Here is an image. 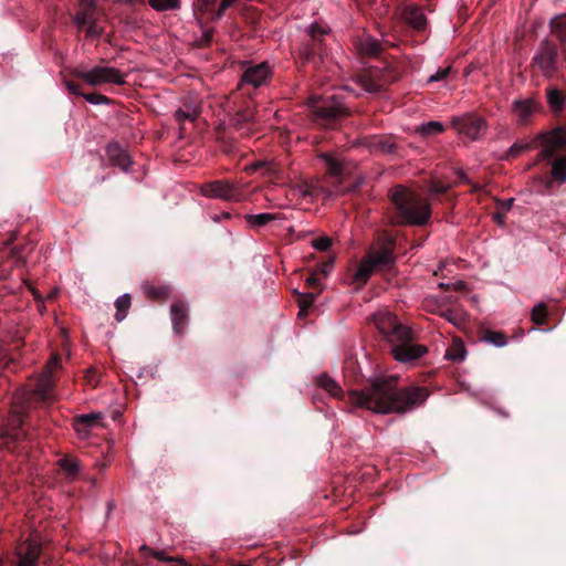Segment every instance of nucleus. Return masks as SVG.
<instances>
[{
    "mask_svg": "<svg viewBox=\"0 0 566 566\" xmlns=\"http://www.w3.org/2000/svg\"><path fill=\"white\" fill-rule=\"evenodd\" d=\"M115 307H116L115 319L117 322H122L126 317L127 311L130 307V295L124 294V295L119 296L115 302Z\"/></svg>",
    "mask_w": 566,
    "mask_h": 566,
    "instance_id": "nucleus-35",
    "label": "nucleus"
},
{
    "mask_svg": "<svg viewBox=\"0 0 566 566\" xmlns=\"http://www.w3.org/2000/svg\"><path fill=\"white\" fill-rule=\"evenodd\" d=\"M430 392L426 387H398V377H376L361 389H349L348 398L353 406L375 413L403 415L422 406Z\"/></svg>",
    "mask_w": 566,
    "mask_h": 566,
    "instance_id": "nucleus-3",
    "label": "nucleus"
},
{
    "mask_svg": "<svg viewBox=\"0 0 566 566\" xmlns=\"http://www.w3.org/2000/svg\"><path fill=\"white\" fill-rule=\"evenodd\" d=\"M402 20L416 31L427 28V17L422 9L416 4H407L401 12Z\"/></svg>",
    "mask_w": 566,
    "mask_h": 566,
    "instance_id": "nucleus-19",
    "label": "nucleus"
},
{
    "mask_svg": "<svg viewBox=\"0 0 566 566\" xmlns=\"http://www.w3.org/2000/svg\"><path fill=\"white\" fill-rule=\"evenodd\" d=\"M356 363L354 360H347L345 364V377H348L349 374L356 379Z\"/></svg>",
    "mask_w": 566,
    "mask_h": 566,
    "instance_id": "nucleus-56",
    "label": "nucleus"
},
{
    "mask_svg": "<svg viewBox=\"0 0 566 566\" xmlns=\"http://www.w3.org/2000/svg\"><path fill=\"white\" fill-rule=\"evenodd\" d=\"M391 202L390 222L394 226H426L431 218L430 202L403 185H396L388 191Z\"/></svg>",
    "mask_w": 566,
    "mask_h": 566,
    "instance_id": "nucleus-4",
    "label": "nucleus"
},
{
    "mask_svg": "<svg viewBox=\"0 0 566 566\" xmlns=\"http://www.w3.org/2000/svg\"><path fill=\"white\" fill-rule=\"evenodd\" d=\"M62 368L60 354H52L42 373L30 379L17 395L21 409L11 417V429L0 434V444L11 452H15L20 444L30 440L23 426L31 419L32 408L48 409L56 401V373Z\"/></svg>",
    "mask_w": 566,
    "mask_h": 566,
    "instance_id": "nucleus-1",
    "label": "nucleus"
},
{
    "mask_svg": "<svg viewBox=\"0 0 566 566\" xmlns=\"http://www.w3.org/2000/svg\"><path fill=\"white\" fill-rule=\"evenodd\" d=\"M358 49L361 54L373 57H379L384 51L381 42L371 36L363 39Z\"/></svg>",
    "mask_w": 566,
    "mask_h": 566,
    "instance_id": "nucleus-26",
    "label": "nucleus"
},
{
    "mask_svg": "<svg viewBox=\"0 0 566 566\" xmlns=\"http://www.w3.org/2000/svg\"><path fill=\"white\" fill-rule=\"evenodd\" d=\"M216 2L217 0H196L193 3L195 12H200L202 14H211L213 19H216Z\"/></svg>",
    "mask_w": 566,
    "mask_h": 566,
    "instance_id": "nucleus-37",
    "label": "nucleus"
},
{
    "mask_svg": "<svg viewBox=\"0 0 566 566\" xmlns=\"http://www.w3.org/2000/svg\"><path fill=\"white\" fill-rule=\"evenodd\" d=\"M200 193L207 198L224 201L243 200V191L228 180H213L200 186Z\"/></svg>",
    "mask_w": 566,
    "mask_h": 566,
    "instance_id": "nucleus-11",
    "label": "nucleus"
},
{
    "mask_svg": "<svg viewBox=\"0 0 566 566\" xmlns=\"http://www.w3.org/2000/svg\"><path fill=\"white\" fill-rule=\"evenodd\" d=\"M71 75L84 81L91 86H99L103 84H125L124 75L122 72L111 66L96 65L91 70L75 67L71 70Z\"/></svg>",
    "mask_w": 566,
    "mask_h": 566,
    "instance_id": "nucleus-9",
    "label": "nucleus"
},
{
    "mask_svg": "<svg viewBox=\"0 0 566 566\" xmlns=\"http://www.w3.org/2000/svg\"><path fill=\"white\" fill-rule=\"evenodd\" d=\"M73 22L80 28H87L88 23H91L88 20H86L85 18L78 15L75 13V15L73 17Z\"/></svg>",
    "mask_w": 566,
    "mask_h": 566,
    "instance_id": "nucleus-57",
    "label": "nucleus"
},
{
    "mask_svg": "<svg viewBox=\"0 0 566 566\" xmlns=\"http://www.w3.org/2000/svg\"><path fill=\"white\" fill-rule=\"evenodd\" d=\"M300 191L305 198H316L324 193V187L318 181H305L300 186Z\"/></svg>",
    "mask_w": 566,
    "mask_h": 566,
    "instance_id": "nucleus-33",
    "label": "nucleus"
},
{
    "mask_svg": "<svg viewBox=\"0 0 566 566\" xmlns=\"http://www.w3.org/2000/svg\"><path fill=\"white\" fill-rule=\"evenodd\" d=\"M548 310L545 303L536 304L531 311V321L535 325H545L547 323Z\"/></svg>",
    "mask_w": 566,
    "mask_h": 566,
    "instance_id": "nucleus-32",
    "label": "nucleus"
},
{
    "mask_svg": "<svg viewBox=\"0 0 566 566\" xmlns=\"http://www.w3.org/2000/svg\"><path fill=\"white\" fill-rule=\"evenodd\" d=\"M434 190H436L437 192H441V193H443V192L446 191V188H444V187H436V188H434Z\"/></svg>",
    "mask_w": 566,
    "mask_h": 566,
    "instance_id": "nucleus-62",
    "label": "nucleus"
},
{
    "mask_svg": "<svg viewBox=\"0 0 566 566\" xmlns=\"http://www.w3.org/2000/svg\"><path fill=\"white\" fill-rule=\"evenodd\" d=\"M245 222L253 230H259L262 227H265L269 222L277 219V214L275 213H259V214H245Z\"/></svg>",
    "mask_w": 566,
    "mask_h": 566,
    "instance_id": "nucleus-27",
    "label": "nucleus"
},
{
    "mask_svg": "<svg viewBox=\"0 0 566 566\" xmlns=\"http://www.w3.org/2000/svg\"><path fill=\"white\" fill-rule=\"evenodd\" d=\"M237 0H221L219 8L216 11V19H220L224 11L230 8Z\"/></svg>",
    "mask_w": 566,
    "mask_h": 566,
    "instance_id": "nucleus-52",
    "label": "nucleus"
},
{
    "mask_svg": "<svg viewBox=\"0 0 566 566\" xmlns=\"http://www.w3.org/2000/svg\"><path fill=\"white\" fill-rule=\"evenodd\" d=\"M65 85L72 94L77 95V96L83 95L80 84H77L73 81H65Z\"/></svg>",
    "mask_w": 566,
    "mask_h": 566,
    "instance_id": "nucleus-55",
    "label": "nucleus"
},
{
    "mask_svg": "<svg viewBox=\"0 0 566 566\" xmlns=\"http://www.w3.org/2000/svg\"><path fill=\"white\" fill-rule=\"evenodd\" d=\"M533 149H538V153L528 168L538 166L542 171L533 177V182L538 193H552L556 187L566 184V127L541 132L527 143L515 142L504 159H514L521 153Z\"/></svg>",
    "mask_w": 566,
    "mask_h": 566,
    "instance_id": "nucleus-2",
    "label": "nucleus"
},
{
    "mask_svg": "<svg viewBox=\"0 0 566 566\" xmlns=\"http://www.w3.org/2000/svg\"><path fill=\"white\" fill-rule=\"evenodd\" d=\"M307 107L312 123L325 129L338 128L350 115L344 98L338 95L311 96Z\"/></svg>",
    "mask_w": 566,
    "mask_h": 566,
    "instance_id": "nucleus-5",
    "label": "nucleus"
},
{
    "mask_svg": "<svg viewBox=\"0 0 566 566\" xmlns=\"http://www.w3.org/2000/svg\"><path fill=\"white\" fill-rule=\"evenodd\" d=\"M374 323L382 338L390 344L409 333V328L400 324L397 316L389 312L375 314Z\"/></svg>",
    "mask_w": 566,
    "mask_h": 566,
    "instance_id": "nucleus-12",
    "label": "nucleus"
},
{
    "mask_svg": "<svg viewBox=\"0 0 566 566\" xmlns=\"http://www.w3.org/2000/svg\"><path fill=\"white\" fill-rule=\"evenodd\" d=\"M146 294L149 298L154 301H165L169 295V289L166 286H149L146 290Z\"/></svg>",
    "mask_w": 566,
    "mask_h": 566,
    "instance_id": "nucleus-40",
    "label": "nucleus"
},
{
    "mask_svg": "<svg viewBox=\"0 0 566 566\" xmlns=\"http://www.w3.org/2000/svg\"><path fill=\"white\" fill-rule=\"evenodd\" d=\"M332 245L329 237H319L313 240V247L318 251H327Z\"/></svg>",
    "mask_w": 566,
    "mask_h": 566,
    "instance_id": "nucleus-45",
    "label": "nucleus"
},
{
    "mask_svg": "<svg viewBox=\"0 0 566 566\" xmlns=\"http://www.w3.org/2000/svg\"><path fill=\"white\" fill-rule=\"evenodd\" d=\"M213 31L212 30H206L201 38L198 40L199 46H208L212 41Z\"/></svg>",
    "mask_w": 566,
    "mask_h": 566,
    "instance_id": "nucleus-53",
    "label": "nucleus"
},
{
    "mask_svg": "<svg viewBox=\"0 0 566 566\" xmlns=\"http://www.w3.org/2000/svg\"><path fill=\"white\" fill-rule=\"evenodd\" d=\"M76 14L85 18L91 23L93 21H97L96 7H81V9L76 12Z\"/></svg>",
    "mask_w": 566,
    "mask_h": 566,
    "instance_id": "nucleus-42",
    "label": "nucleus"
},
{
    "mask_svg": "<svg viewBox=\"0 0 566 566\" xmlns=\"http://www.w3.org/2000/svg\"><path fill=\"white\" fill-rule=\"evenodd\" d=\"M25 245H14L10 250V256L14 260V264L22 262L25 256Z\"/></svg>",
    "mask_w": 566,
    "mask_h": 566,
    "instance_id": "nucleus-43",
    "label": "nucleus"
},
{
    "mask_svg": "<svg viewBox=\"0 0 566 566\" xmlns=\"http://www.w3.org/2000/svg\"><path fill=\"white\" fill-rule=\"evenodd\" d=\"M397 78L394 71L373 67L359 76V82L365 91L377 94L384 92Z\"/></svg>",
    "mask_w": 566,
    "mask_h": 566,
    "instance_id": "nucleus-14",
    "label": "nucleus"
},
{
    "mask_svg": "<svg viewBox=\"0 0 566 566\" xmlns=\"http://www.w3.org/2000/svg\"><path fill=\"white\" fill-rule=\"evenodd\" d=\"M481 339L496 347H503L507 344V337L503 332L484 329Z\"/></svg>",
    "mask_w": 566,
    "mask_h": 566,
    "instance_id": "nucleus-30",
    "label": "nucleus"
},
{
    "mask_svg": "<svg viewBox=\"0 0 566 566\" xmlns=\"http://www.w3.org/2000/svg\"><path fill=\"white\" fill-rule=\"evenodd\" d=\"M367 146L371 151L387 155H398L399 146L390 135H375L367 139Z\"/></svg>",
    "mask_w": 566,
    "mask_h": 566,
    "instance_id": "nucleus-18",
    "label": "nucleus"
},
{
    "mask_svg": "<svg viewBox=\"0 0 566 566\" xmlns=\"http://www.w3.org/2000/svg\"><path fill=\"white\" fill-rule=\"evenodd\" d=\"M317 384L335 398H342L344 396V391L338 384L326 374L317 378Z\"/></svg>",
    "mask_w": 566,
    "mask_h": 566,
    "instance_id": "nucleus-29",
    "label": "nucleus"
},
{
    "mask_svg": "<svg viewBox=\"0 0 566 566\" xmlns=\"http://www.w3.org/2000/svg\"><path fill=\"white\" fill-rule=\"evenodd\" d=\"M546 99L554 114L563 112L566 104V96L560 90L555 86H548L546 88Z\"/></svg>",
    "mask_w": 566,
    "mask_h": 566,
    "instance_id": "nucleus-25",
    "label": "nucleus"
},
{
    "mask_svg": "<svg viewBox=\"0 0 566 566\" xmlns=\"http://www.w3.org/2000/svg\"><path fill=\"white\" fill-rule=\"evenodd\" d=\"M327 171L331 176L339 177L343 174V165L331 155H324Z\"/></svg>",
    "mask_w": 566,
    "mask_h": 566,
    "instance_id": "nucleus-39",
    "label": "nucleus"
},
{
    "mask_svg": "<svg viewBox=\"0 0 566 566\" xmlns=\"http://www.w3.org/2000/svg\"><path fill=\"white\" fill-rule=\"evenodd\" d=\"M91 104H109L112 99L98 93H87L82 95Z\"/></svg>",
    "mask_w": 566,
    "mask_h": 566,
    "instance_id": "nucleus-41",
    "label": "nucleus"
},
{
    "mask_svg": "<svg viewBox=\"0 0 566 566\" xmlns=\"http://www.w3.org/2000/svg\"><path fill=\"white\" fill-rule=\"evenodd\" d=\"M272 72L268 62L249 65L242 73L239 90H245L247 86L258 88L265 85L271 78Z\"/></svg>",
    "mask_w": 566,
    "mask_h": 566,
    "instance_id": "nucleus-16",
    "label": "nucleus"
},
{
    "mask_svg": "<svg viewBox=\"0 0 566 566\" xmlns=\"http://www.w3.org/2000/svg\"><path fill=\"white\" fill-rule=\"evenodd\" d=\"M465 354L467 350L463 343L457 342L447 349L444 357L453 363H460L464 359Z\"/></svg>",
    "mask_w": 566,
    "mask_h": 566,
    "instance_id": "nucleus-34",
    "label": "nucleus"
},
{
    "mask_svg": "<svg viewBox=\"0 0 566 566\" xmlns=\"http://www.w3.org/2000/svg\"><path fill=\"white\" fill-rule=\"evenodd\" d=\"M395 242L387 241L380 249H370L361 259L353 276L359 285H365L375 271H389L395 265Z\"/></svg>",
    "mask_w": 566,
    "mask_h": 566,
    "instance_id": "nucleus-6",
    "label": "nucleus"
},
{
    "mask_svg": "<svg viewBox=\"0 0 566 566\" xmlns=\"http://www.w3.org/2000/svg\"><path fill=\"white\" fill-rule=\"evenodd\" d=\"M149 6L156 11L178 10L180 0H147Z\"/></svg>",
    "mask_w": 566,
    "mask_h": 566,
    "instance_id": "nucleus-36",
    "label": "nucleus"
},
{
    "mask_svg": "<svg viewBox=\"0 0 566 566\" xmlns=\"http://www.w3.org/2000/svg\"><path fill=\"white\" fill-rule=\"evenodd\" d=\"M494 219H495L499 223H503V220H504V213L496 212V213L494 214Z\"/></svg>",
    "mask_w": 566,
    "mask_h": 566,
    "instance_id": "nucleus-60",
    "label": "nucleus"
},
{
    "mask_svg": "<svg viewBox=\"0 0 566 566\" xmlns=\"http://www.w3.org/2000/svg\"><path fill=\"white\" fill-rule=\"evenodd\" d=\"M531 65L546 78H552L566 66V59L556 42L546 38L539 42Z\"/></svg>",
    "mask_w": 566,
    "mask_h": 566,
    "instance_id": "nucleus-7",
    "label": "nucleus"
},
{
    "mask_svg": "<svg viewBox=\"0 0 566 566\" xmlns=\"http://www.w3.org/2000/svg\"><path fill=\"white\" fill-rule=\"evenodd\" d=\"M512 203H513V199L507 200V201L504 203V209H505V210H510V209H511V207H512Z\"/></svg>",
    "mask_w": 566,
    "mask_h": 566,
    "instance_id": "nucleus-61",
    "label": "nucleus"
},
{
    "mask_svg": "<svg viewBox=\"0 0 566 566\" xmlns=\"http://www.w3.org/2000/svg\"><path fill=\"white\" fill-rule=\"evenodd\" d=\"M451 72V66L440 67L434 74L428 78V83L439 82L446 80Z\"/></svg>",
    "mask_w": 566,
    "mask_h": 566,
    "instance_id": "nucleus-44",
    "label": "nucleus"
},
{
    "mask_svg": "<svg viewBox=\"0 0 566 566\" xmlns=\"http://www.w3.org/2000/svg\"><path fill=\"white\" fill-rule=\"evenodd\" d=\"M102 35V30L97 28L96 21L88 23L86 28V36L87 38H99Z\"/></svg>",
    "mask_w": 566,
    "mask_h": 566,
    "instance_id": "nucleus-51",
    "label": "nucleus"
},
{
    "mask_svg": "<svg viewBox=\"0 0 566 566\" xmlns=\"http://www.w3.org/2000/svg\"><path fill=\"white\" fill-rule=\"evenodd\" d=\"M59 467L65 473V475L74 480L80 473V463L72 457H63L57 461Z\"/></svg>",
    "mask_w": 566,
    "mask_h": 566,
    "instance_id": "nucleus-28",
    "label": "nucleus"
},
{
    "mask_svg": "<svg viewBox=\"0 0 566 566\" xmlns=\"http://www.w3.org/2000/svg\"><path fill=\"white\" fill-rule=\"evenodd\" d=\"M294 293L300 307L298 316H305L307 314V310L313 305L317 294L314 292L300 293L297 291Z\"/></svg>",
    "mask_w": 566,
    "mask_h": 566,
    "instance_id": "nucleus-31",
    "label": "nucleus"
},
{
    "mask_svg": "<svg viewBox=\"0 0 566 566\" xmlns=\"http://www.w3.org/2000/svg\"><path fill=\"white\" fill-rule=\"evenodd\" d=\"M438 315L446 318L448 322H451L453 324H457L458 319H459V315L455 311L453 310H443V311H440L438 312Z\"/></svg>",
    "mask_w": 566,
    "mask_h": 566,
    "instance_id": "nucleus-50",
    "label": "nucleus"
},
{
    "mask_svg": "<svg viewBox=\"0 0 566 566\" xmlns=\"http://www.w3.org/2000/svg\"><path fill=\"white\" fill-rule=\"evenodd\" d=\"M241 102L234 101L235 109L230 117V126L241 136H250L256 129L255 103L251 98V93Z\"/></svg>",
    "mask_w": 566,
    "mask_h": 566,
    "instance_id": "nucleus-10",
    "label": "nucleus"
},
{
    "mask_svg": "<svg viewBox=\"0 0 566 566\" xmlns=\"http://www.w3.org/2000/svg\"><path fill=\"white\" fill-rule=\"evenodd\" d=\"M333 265H334V258L329 256L325 261L317 264V269L315 272H317L318 274H322V275H327L329 273L331 269L333 268Z\"/></svg>",
    "mask_w": 566,
    "mask_h": 566,
    "instance_id": "nucleus-48",
    "label": "nucleus"
},
{
    "mask_svg": "<svg viewBox=\"0 0 566 566\" xmlns=\"http://www.w3.org/2000/svg\"><path fill=\"white\" fill-rule=\"evenodd\" d=\"M106 155L113 166L120 168L123 171H128L133 164L130 156L119 144L111 143L106 147Z\"/></svg>",
    "mask_w": 566,
    "mask_h": 566,
    "instance_id": "nucleus-20",
    "label": "nucleus"
},
{
    "mask_svg": "<svg viewBox=\"0 0 566 566\" xmlns=\"http://www.w3.org/2000/svg\"><path fill=\"white\" fill-rule=\"evenodd\" d=\"M175 118H176V120H178L179 123H181V122H182V120H185V119L195 120L196 115L190 114V113H186V112H184L182 109H178V111H176V113H175Z\"/></svg>",
    "mask_w": 566,
    "mask_h": 566,
    "instance_id": "nucleus-54",
    "label": "nucleus"
},
{
    "mask_svg": "<svg viewBox=\"0 0 566 566\" xmlns=\"http://www.w3.org/2000/svg\"><path fill=\"white\" fill-rule=\"evenodd\" d=\"M170 314L175 332L177 334H181L185 329L188 318V311L186 304L181 301L172 303L170 306Z\"/></svg>",
    "mask_w": 566,
    "mask_h": 566,
    "instance_id": "nucleus-22",
    "label": "nucleus"
},
{
    "mask_svg": "<svg viewBox=\"0 0 566 566\" xmlns=\"http://www.w3.org/2000/svg\"><path fill=\"white\" fill-rule=\"evenodd\" d=\"M417 132L423 136H431L444 132V126L440 122L431 120L419 126Z\"/></svg>",
    "mask_w": 566,
    "mask_h": 566,
    "instance_id": "nucleus-38",
    "label": "nucleus"
},
{
    "mask_svg": "<svg viewBox=\"0 0 566 566\" xmlns=\"http://www.w3.org/2000/svg\"><path fill=\"white\" fill-rule=\"evenodd\" d=\"M251 168L254 171L264 169V174L268 176H272L274 174V169H273L272 165L266 161H262V160L254 163L251 166Z\"/></svg>",
    "mask_w": 566,
    "mask_h": 566,
    "instance_id": "nucleus-49",
    "label": "nucleus"
},
{
    "mask_svg": "<svg viewBox=\"0 0 566 566\" xmlns=\"http://www.w3.org/2000/svg\"><path fill=\"white\" fill-rule=\"evenodd\" d=\"M439 287H441V289H449V285H447V284H444V283H440V284H439Z\"/></svg>",
    "mask_w": 566,
    "mask_h": 566,
    "instance_id": "nucleus-63",
    "label": "nucleus"
},
{
    "mask_svg": "<svg viewBox=\"0 0 566 566\" xmlns=\"http://www.w3.org/2000/svg\"><path fill=\"white\" fill-rule=\"evenodd\" d=\"M331 29L318 23H313L307 28V34L300 48V57L303 63H318L323 61L327 53L326 38L329 36Z\"/></svg>",
    "mask_w": 566,
    "mask_h": 566,
    "instance_id": "nucleus-8",
    "label": "nucleus"
},
{
    "mask_svg": "<svg viewBox=\"0 0 566 566\" xmlns=\"http://www.w3.org/2000/svg\"><path fill=\"white\" fill-rule=\"evenodd\" d=\"M80 7H96L95 0H80Z\"/></svg>",
    "mask_w": 566,
    "mask_h": 566,
    "instance_id": "nucleus-59",
    "label": "nucleus"
},
{
    "mask_svg": "<svg viewBox=\"0 0 566 566\" xmlns=\"http://www.w3.org/2000/svg\"><path fill=\"white\" fill-rule=\"evenodd\" d=\"M222 150L227 154H231L234 151V144L230 140H222L221 143Z\"/></svg>",
    "mask_w": 566,
    "mask_h": 566,
    "instance_id": "nucleus-58",
    "label": "nucleus"
},
{
    "mask_svg": "<svg viewBox=\"0 0 566 566\" xmlns=\"http://www.w3.org/2000/svg\"><path fill=\"white\" fill-rule=\"evenodd\" d=\"M427 352V346L413 343L410 329L406 336L398 338L391 344L390 349L394 358L400 363H412L422 357Z\"/></svg>",
    "mask_w": 566,
    "mask_h": 566,
    "instance_id": "nucleus-13",
    "label": "nucleus"
},
{
    "mask_svg": "<svg viewBox=\"0 0 566 566\" xmlns=\"http://www.w3.org/2000/svg\"><path fill=\"white\" fill-rule=\"evenodd\" d=\"M306 285L310 290L315 291L314 293L318 294L322 291L318 273L313 272L307 279H306Z\"/></svg>",
    "mask_w": 566,
    "mask_h": 566,
    "instance_id": "nucleus-46",
    "label": "nucleus"
},
{
    "mask_svg": "<svg viewBox=\"0 0 566 566\" xmlns=\"http://www.w3.org/2000/svg\"><path fill=\"white\" fill-rule=\"evenodd\" d=\"M102 419L101 412H92L88 415H78L73 419V428L78 433H86L90 429L96 426L97 421Z\"/></svg>",
    "mask_w": 566,
    "mask_h": 566,
    "instance_id": "nucleus-24",
    "label": "nucleus"
},
{
    "mask_svg": "<svg viewBox=\"0 0 566 566\" xmlns=\"http://www.w3.org/2000/svg\"><path fill=\"white\" fill-rule=\"evenodd\" d=\"M538 109L534 99H517L513 103V111L518 117L521 124H526L532 115Z\"/></svg>",
    "mask_w": 566,
    "mask_h": 566,
    "instance_id": "nucleus-23",
    "label": "nucleus"
},
{
    "mask_svg": "<svg viewBox=\"0 0 566 566\" xmlns=\"http://www.w3.org/2000/svg\"><path fill=\"white\" fill-rule=\"evenodd\" d=\"M551 36L563 52L566 59V14L557 15L549 22Z\"/></svg>",
    "mask_w": 566,
    "mask_h": 566,
    "instance_id": "nucleus-21",
    "label": "nucleus"
},
{
    "mask_svg": "<svg viewBox=\"0 0 566 566\" xmlns=\"http://www.w3.org/2000/svg\"><path fill=\"white\" fill-rule=\"evenodd\" d=\"M42 554V543L40 539L30 536L19 543L14 549V566H38Z\"/></svg>",
    "mask_w": 566,
    "mask_h": 566,
    "instance_id": "nucleus-15",
    "label": "nucleus"
},
{
    "mask_svg": "<svg viewBox=\"0 0 566 566\" xmlns=\"http://www.w3.org/2000/svg\"><path fill=\"white\" fill-rule=\"evenodd\" d=\"M84 379L86 385L95 388L98 385L99 376L96 370H94L93 368H88L85 373Z\"/></svg>",
    "mask_w": 566,
    "mask_h": 566,
    "instance_id": "nucleus-47",
    "label": "nucleus"
},
{
    "mask_svg": "<svg viewBox=\"0 0 566 566\" xmlns=\"http://www.w3.org/2000/svg\"><path fill=\"white\" fill-rule=\"evenodd\" d=\"M452 126L460 133L471 139H478L486 129L485 120L473 114L452 119Z\"/></svg>",
    "mask_w": 566,
    "mask_h": 566,
    "instance_id": "nucleus-17",
    "label": "nucleus"
}]
</instances>
